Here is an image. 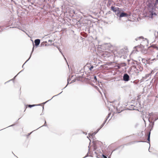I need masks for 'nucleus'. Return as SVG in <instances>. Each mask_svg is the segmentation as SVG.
<instances>
[{"instance_id":"obj_7","label":"nucleus","mask_w":158,"mask_h":158,"mask_svg":"<svg viewBox=\"0 0 158 158\" xmlns=\"http://www.w3.org/2000/svg\"><path fill=\"white\" fill-rule=\"evenodd\" d=\"M150 134H151V131L149 132L148 136V139L147 140L148 141V143H149V145H150Z\"/></svg>"},{"instance_id":"obj_21","label":"nucleus","mask_w":158,"mask_h":158,"mask_svg":"<svg viewBox=\"0 0 158 158\" xmlns=\"http://www.w3.org/2000/svg\"><path fill=\"white\" fill-rule=\"evenodd\" d=\"M110 114H111V113H109L108 114V116H110Z\"/></svg>"},{"instance_id":"obj_4","label":"nucleus","mask_w":158,"mask_h":158,"mask_svg":"<svg viewBox=\"0 0 158 158\" xmlns=\"http://www.w3.org/2000/svg\"><path fill=\"white\" fill-rule=\"evenodd\" d=\"M123 79L124 81H128L129 80V76L127 74H125L124 75Z\"/></svg>"},{"instance_id":"obj_23","label":"nucleus","mask_w":158,"mask_h":158,"mask_svg":"<svg viewBox=\"0 0 158 158\" xmlns=\"http://www.w3.org/2000/svg\"><path fill=\"white\" fill-rule=\"evenodd\" d=\"M57 96V95H56V96H53V97H52V99L53 98H54L55 97V96Z\"/></svg>"},{"instance_id":"obj_12","label":"nucleus","mask_w":158,"mask_h":158,"mask_svg":"<svg viewBox=\"0 0 158 158\" xmlns=\"http://www.w3.org/2000/svg\"><path fill=\"white\" fill-rule=\"evenodd\" d=\"M154 48L156 49L157 50H158V47L156 46H153Z\"/></svg>"},{"instance_id":"obj_10","label":"nucleus","mask_w":158,"mask_h":158,"mask_svg":"<svg viewBox=\"0 0 158 158\" xmlns=\"http://www.w3.org/2000/svg\"><path fill=\"white\" fill-rule=\"evenodd\" d=\"M106 120H105L103 122V123L100 126V128L101 129L104 126V124L106 123Z\"/></svg>"},{"instance_id":"obj_22","label":"nucleus","mask_w":158,"mask_h":158,"mask_svg":"<svg viewBox=\"0 0 158 158\" xmlns=\"http://www.w3.org/2000/svg\"><path fill=\"white\" fill-rule=\"evenodd\" d=\"M14 124H12V125H10V126H9L8 127H11V126H14Z\"/></svg>"},{"instance_id":"obj_28","label":"nucleus","mask_w":158,"mask_h":158,"mask_svg":"<svg viewBox=\"0 0 158 158\" xmlns=\"http://www.w3.org/2000/svg\"><path fill=\"white\" fill-rule=\"evenodd\" d=\"M94 78H95V79H96V77H94Z\"/></svg>"},{"instance_id":"obj_2","label":"nucleus","mask_w":158,"mask_h":158,"mask_svg":"<svg viewBox=\"0 0 158 158\" xmlns=\"http://www.w3.org/2000/svg\"><path fill=\"white\" fill-rule=\"evenodd\" d=\"M49 100H50L47 101L46 102H43V103H42L41 104H37V105H36V104L27 105H25V108H26L28 107H29V108H31L32 107L36 106H40V105H42V104L44 105V104H45V103H46L47 102H49ZM26 109H25V110L24 111V112L25 111Z\"/></svg>"},{"instance_id":"obj_8","label":"nucleus","mask_w":158,"mask_h":158,"mask_svg":"<svg viewBox=\"0 0 158 158\" xmlns=\"http://www.w3.org/2000/svg\"><path fill=\"white\" fill-rule=\"evenodd\" d=\"M128 15L126 13H122L120 16V17H127Z\"/></svg>"},{"instance_id":"obj_1","label":"nucleus","mask_w":158,"mask_h":158,"mask_svg":"<svg viewBox=\"0 0 158 158\" xmlns=\"http://www.w3.org/2000/svg\"><path fill=\"white\" fill-rule=\"evenodd\" d=\"M158 2V0H147L146 4L148 7V10L151 14H153Z\"/></svg>"},{"instance_id":"obj_20","label":"nucleus","mask_w":158,"mask_h":158,"mask_svg":"<svg viewBox=\"0 0 158 158\" xmlns=\"http://www.w3.org/2000/svg\"><path fill=\"white\" fill-rule=\"evenodd\" d=\"M140 71H142V68L140 67Z\"/></svg>"},{"instance_id":"obj_16","label":"nucleus","mask_w":158,"mask_h":158,"mask_svg":"<svg viewBox=\"0 0 158 158\" xmlns=\"http://www.w3.org/2000/svg\"><path fill=\"white\" fill-rule=\"evenodd\" d=\"M109 117L110 116H108L106 117V120H107Z\"/></svg>"},{"instance_id":"obj_25","label":"nucleus","mask_w":158,"mask_h":158,"mask_svg":"<svg viewBox=\"0 0 158 158\" xmlns=\"http://www.w3.org/2000/svg\"><path fill=\"white\" fill-rule=\"evenodd\" d=\"M43 114H42V113H41V115H43Z\"/></svg>"},{"instance_id":"obj_9","label":"nucleus","mask_w":158,"mask_h":158,"mask_svg":"<svg viewBox=\"0 0 158 158\" xmlns=\"http://www.w3.org/2000/svg\"><path fill=\"white\" fill-rule=\"evenodd\" d=\"M101 129V128H98V129L97 130V131H95V132H94L93 133H92L91 134V136H94V135H95L96 133H97V132L99 131Z\"/></svg>"},{"instance_id":"obj_14","label":"nucleus","mask_w":158,"mask_h":158,"mask_svg":"<svg viewBox=\"0 0 158 158\" xmlns=\"http://www.w3.org/2000/svg\"><path fill=\"white\" fill-rule=\"evenodd\" d=\"M153 115V113L152 112L149 113V115L151 116V115Z\"/></svg>"},{"instance_id":"obj_13","label":"nucleus","mask_w":158,"mask_h":158,"mask_svg":"<svg viewBox=\"0 0 158 158\" xmlns=\"http://www.w3.org/2000/svg\"><path fill=\"white\" fill-rule=\"evenodd\" d=\"M32 132H33V131H32V132H30V133H28V134L27 135V136H29V135H30L31 134V133Z\"/></svg>"},{"instance_id":"obj_15","label":"nucleus","mask_w":158,"mask_h":158,"mask_svg":"<svg viewBox=\"0 0 158 158\" xmlns=\"http://www.w3.org/2000/svg\"><path fill=\"white\" fill-rule=\"evenodd\" d=\"M46 126V122L45 121V123H44V125L43 126Z\"/></svg>"},{"instance_id":"obj_6","label":"nucleus","mask_w":158,"mask_h":158,"mask_svg":"<svg viewBox=\"0 0 158 158\" xmlns=\"http://www.w3.org/2000/svg\"><path fill=\"white\" fill-rule=\"evenodd\" d=\"M35 43L36 46L38 45L40 42V40L39 39H36L35 40Z\"/></svg>"},{"instance_id":"obj_26","label":"nucleus","mask_w":158,"mask_h":158,"mask_svg":"<svg viewBox=\"0 0 158 158\" xmlns=\"http://www.w3.org/2000/svg\"><path fill=\"white\" fill-rule=\"evenodd\" d=\"M86 156H85V157H83V158H85V157H86Z\"/></svg>"},{"instance_id":"obj_5","label":"nucleus","mask_w":158,"mask_h":158,"mask_svg":"<svg viewBox=\"0 0 158 158\" xmlns=\"http://www.w3.org/2000/svg\"><path fill=\"white\" fill-rule=\"evenodd\" d=\"M87 67L91 71L92 69L94 68V67L93 65H92L91 64H87Z\"/></svg>"},{"instance_id":"obj_27","label":"nucleus","mask_w":158,"mask_h":158,"mask_svg":"<svg viewBox=\"0 0 158 158\" xmlns=\"http://www.w3.org/2000/svg\"><path fill=\"white\" fill-rule=\"evenodd\" d=\"M138 46H137V47H135V48H138Z\"/></svg>"},{"instance_id":"obj_18","label":"nucleus","mask_w":158,"mask_h":158,"mask_svg":"<svg viewBox=\"0 0 158 158\" xmlns=\"http://www.w3.org/2000/svg\"><path fill=\"white\" fill-rule=\"evenodd\" d=\"M154 122L152 123V128L153 127V125H154Z\"/></svg>"},{"instance_id":"obj_17","label":"nucleus","mask_w":158,"mask_h":158,"mask_svg":"<svg viewBox=\"0 0 158 158\" xmlns=\"http://www.w3.org/2000/svg\"><path fill=\"white\" fill-rule=\"evenodd\" d=\"M157 119H158V118H156V119L154 120V122L156 121Z\"/></svg>"},{"instance_id":"obj_24","label":"nucleus","mask_w":158,"mask_h":158,"mask_svg":"<svg viewBox=\"0 0 158 158\" xmlns=\"http://www.w3.org/2000/svg\"><path fill=\"white\" fill-rule=\"evenodd\" d=\"M42 108H43V109H44V106H43V107H42Z\"/></svg>"},{"instance_id":"obj_29","label":"nucleus","mask_w":158,"mask_h":158,"mask_svg":"<svg viewBox=\"0 0 158 158\" xmlns=\"http://www.w3.org/2000/svg\"><path fill=\"white\" fill-rule=\"evenodd\" d=\"M40 127H39V128H40ZM39 128L37 129H38Z\"/></svg>"},{"instance_id":"obj_19","label":"nucleus","mask_w":158,"mask_h":158,"mask_svg":"<svg viewBox=\"0 0 158 158\" xmlns=\"http://www.w3.org/2000/svg\"><path fill=\"white\" fill-rule=\"evenodd\" d=\"M109 100H110V99H107V102H110V103H111V102H111L110 101H109Z\"/></svg>"},{"instance_id":"obj_11","label":"nucleus","mask_w":158,"mask_h":158,"mask_svg":"<svg viewBox=\"0 0 158 158\" xmlns=\"http://www.w3.org/2000/svg\"><path fill=\"white\" fill-rule=\"evenodd\" d=\"M102 156L103 158H107V156L104 154H102ZM108 158H110V157H109Z\"/></svg>"},{"instance_id":"obj_3","label":"nucleus","mask_w":158,"mask_h":158,"mask_svg":"<svg viewBox=\"0 0 158 158\" xmlns=\"http://www.w3.org/2000/svg\"><path fill=\"white\" fill-rule=\"evenodd\" d=\"M111 10H113L114 12H115L116 14L118 15L120 12V9L118 8H114L113 6H112L111 8Z\"/></svg>"}]
</instances>
